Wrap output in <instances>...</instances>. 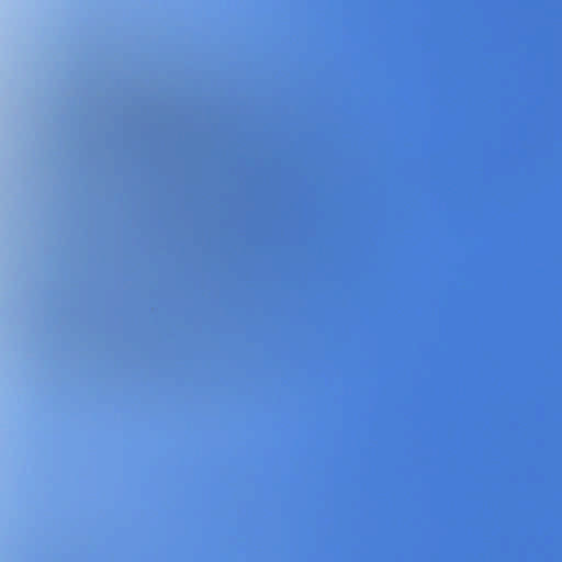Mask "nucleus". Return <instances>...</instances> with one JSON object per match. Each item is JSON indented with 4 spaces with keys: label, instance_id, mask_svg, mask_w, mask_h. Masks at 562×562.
Wrapping results in <instances>:
<instances>
[{
    "label": "nucleus",
    "instance_id": "nucleus-1",
    "mask_svg": "<svg viewBox=\"0 0 562 562\" xmlns=\"http://www.w3.org/2000/svg\"><path fill=\"white\" fill-rule=\"evenodd\" d=\"M310 423V419L305 420ZM339 422H528V419H340Z\"/></svg>",
    "mask_w": 562,
    "mask_h": 562
}]
</instances>
